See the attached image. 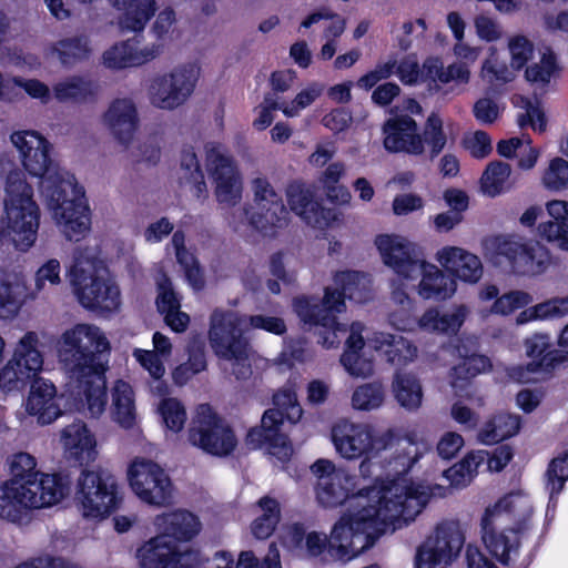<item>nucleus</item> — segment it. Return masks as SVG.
Here are the masks:
<instances>
[{"mask_svg": "<svg viewBox=\"0 0 568 568\" xmlns=\"http://www.w3.org/2000/svg\"><path fill=\"white\" fill-rule=\"evenodd\" d=\"M110 352V342L95 325L77 324L62 333L58 357L69 378V410L92 418L105 412Z\"/></svg>", "mask_w": 568, "mask_h": 568, "instance_id": "obj_1", "label": "nucleus"}, {"mask_svg": "<svg viewBox=\"0 0 568 568\" xmlns=\"http://www.w3.org/2000/svg\"><path fill=\"white\" fill-rule=\"evenodd\" d=\"M11 141L19 150L24 170L31 176L40 179V192L65 239L79 242L91 225L84 189L78 184L73 175L71 179H64L62 173L53 168L50 156L51 144L40 133L14 132L11 134Z\"/></svg>", "mask_w": 568, "mask_h": 568, "instance_id": "obj_2", "label": "nucleus"}, {"mask_svg": "<svg viewBox=\"0 0 568 568\" xmlns=\"http://www.w3.org/2000/svg\"><path fill=\"white\" fill-rule=\"evenodd\" d=\"M61 443L67 459L82 467L75 490L82 515L85 518H106L119 508L122 496L114 475L102 468L87 469L98 456L94 435L83 420L75 419L61 429Z\"/></svg>", "mask_w": 568, "mask_h": 568, "instance_id": "obj_3", "label": "nucleus"}, {"mask_svg": "<svg viewBox=\"0 0 568 568\" xmlns=\"http://www.w3.org/2000/svg\"><path fill=\"white\" fill-rule=\"evenodd\" d=\"M357 497V511L343 513L334 524L331 535L311 531L306 535V550L312 557L327 551L337 560H351L372 548L386 532L387 521L403 514V506L375 507L365 499Z\"/></svg>", "mask_w": 568, "mask_h": 568, "instance_id": "obj_4", "label": "nucleus"}, {"mask_svg": "<svg viewBox=\"0 0 568 568\" xmlns=\"http://www.w3.org/2000/svg\"><path fill=\"white\" fill-rule=\"evenodd\" d=\"M422 455L417 452V447L409 443L408 447L397 450L389 459H385L384 468L387 476H393L386 485H369L359 488V495H366L368 504L375 507L403 506V514L387 521V529L400 527L402 524H408L422 511L426 504L424 493L420 486L414 483H407L406 475L412 470L414 465L419 460Z\"/></svg>", "mask_w": 568, "mask_h": 568, "instance_id": "obj_5", "label": "nucleus"}, {"mask_svg": "<svg viewBox=\"0 0 568 568\" xmlns=\"http://www.w3.org/2000/svg\"><path fill=\"white\" fill-rule=\"evenodd\" d=\"M375 244L384 264L400 278L415 281L420 277L417 293L423 300L442 302L455 294V278L435 264L418 257L409 243H403L394 235L381 234L376 236Z\"/></svg>", "mask_w": 568, "mask_h": 568, "instance_id": "obj_6", "label": "nucleus"}, {"mask_svg": "<svg viewBox=\"0 0 568 568\" xmlns=\"http://www.w3.org/2000/svg\"><path fill=\"white\" fill-rule=\"evenodd\" d=\"M339 290L325 288L322 300L312 296H297L293 307L300 320L310 326H321L332 332L346 331L338 322L336 314L345 311V300L364 304L369 301L372 290L364 272L343 271L335 275Z\"/></svg>", "mask_w": 568, "mask_h": 568, "instance_id": "obj_7", "label": "nucleus"}, {"mask_svg": "<svg viewBox=\"0 0 568 568\" xmlns=\"http://www.w3.org/2000/svg\"><path fill=\"white\" fill-rule=\"evenodd\" d=\"M275 408L266 409L261 418V425L253 427L246 435V442L254 449L265 448L266 452L281 463L290 460L293 448L288 437L281 432L283 422L297 423L303 409L293 387H283L273 395Z\"/></svg>", "mask_w": 568, "mask_h": 568, "instance_id": "obj_8", "label": "nucleus"}, {"mask_svg": "<svg viewBox=\"0 0 568 568\" xmlns=\"http://www.w3.org/2000/svg\"><path fill=\"white\" fill-rule=\"evenodd\" d=\"M4 214L7 229L21 251H28L37 240L40 209L33 199V187L21 171H10L6 179Z\"/></svg>", "mask_w": 568, "mask_h": 568, "instance_id": "obj_9", "label": "nucleus"}, {"mask_svg": "<svg viewBox=\"0 0 568 568\" xmlns=\"http://www.w3.org/2000/svg\"><path fill=\"white\" fill-rule=\"evenodd\" d=\"M331 437L336 452L348 460L379 455L397 439L393 429L375 435L369 425L355 424L347 419H341L332 427Z\"/></svg>", "mask_w": 568, "mask_h": 568, "instance_id": "obj_10", "label": "nucleus"}, {"mask_svg": "<svg viewBox=\"0 0 568 568\" xmlns=\"http://www.w3.org/2000/svg\"><path fill=\"white\" fill-rule=\"evenodd\" d=\"M187 439L194 447L215 457L230 456L237 445L233 428L210 404L199 405L189 427Z\"/></svg>", "mask_w": 568, "mask_h": 568, "instance_id": "obj_11", "label": "nucleus"}, {"mask_svg": "<svg viewBox=\"0 0 568 568\" xmlns=\"http://www.w3.org/2000/svg\"><path fill=\"white\" fill-rule=\"evenodd\" d=\"M495 263L505 264L516 275L534 276L546 271L550 263L549 251L536 243H523L514 235H497L493 240Z\"/></svg>", "mask_w": 568, "mask_h": 568, "instance_id": "obj_12", "label": "nucleus"}, {"mask_svg": "<svg viewBox=\"0 0 568 568\" xmlns=\"http://www.w3.org/2000/svg\"><path fill=\"white\" fill-rule=\"evenodd\" d=\"M91 268L87 270L82 262L75 261L70 270V283L79 303L101 314L116 311L121 303L119 287Z\"/></svg>", "mask_w": 568, "mask_h": 568, "instance_id": "obj_13", "label": "nucleus"}, {"mask_svg": "<svg viewBox=\"0 0 568 568\" xmlns=\"http://www.w3.org/2000/svg\"><path fill=\"white\" fill-rule=\"evenodd\" d=\"M465 542L458 521L443 520L416 549L415 568H445L455 560Z\"/></svg>", "mask_w": 568, "mask_h": 568, "instance_id": "obj_14", "label": "nucleus"}, {"mask_svg": "<svg viewBox=\"0 0 568 568\" xmlns=\"http://www.w3.org/2000/svg\"><path fill=\"white\" fill-rule=\"evenodd\" d=\"M128 480L132 491L144 504L165 507L172 503V481L155 462L144 458L134 459L128 469Z\"/></svg>", "mask_w": 568, "mask_h": 568, "instance_id": "obj_15", "label": "nucleus"}, {"mask_svg": "<svg viewBox=\"0 0 568 568\" xmlns=\"http://www.w3.org/2000/svg\"><path fill=\"white\" fill-rule=\"evenodd\" d=\"M254 206L244 210L250 225L265 236H275L288 222V211L283 199L265 178L253 181Z\"/></svg>", "mask_w": 568, "mask_h": 568, "instance_id": "obj_16", "label": "nucleus"}, {"mask_svg": "<svg viewBox=\"0 0 568 568\" xmlns=\"http://www.w3.org/2000/svg\"><path fill=\"white\" fill-rule=\"evenodd\" d=\"M36 332H27L16 346L12 358L0 371V388L4 392L23 390L39 375L43 357L38 349Z\"/></svg>", "mask_w": 568, "mask_h": 568, "instance_id": "obj_17", "label": "nucleus"}, {"mask_svg": "<svg viewBox=\"0 0 568 568\" xmlns=\"http://www.w3.org/2000/svg\"><path fill=\"white\" fill-rule=\"evenodd\" d=\"M11 478L7 481H14L16 486H22L24 490L36 494L55 493L61 495V500L70 493L71 478L62 471L44 474L37 470L36 458L28 453H17L10 462Z\"/></svg>", "mask_w": 568, "mask_h": 568, "instance_id": "obj_18", "label": "nucleus"}, {"mask_svg": "<svg viewBox=\"0 0 568 568\" xmlns=\"http://www.w3.org/2000/svg\"><path fill=\"white\" fill-rule=\"evenodd\" d=\"M508 504L504 499H499L495 505L485 509L481 517V539L489 554L503 566H507L510 556H518L520 541L519 537L529 530L530 525L527 520L519 521L516 527L508 529L515 539L506 535V530L497 531L495 520L501 516L503 510H507Z\"/></svg>", "mask_w": 568, "mask_h": 568, "instance_id": "obj_19", "label": "nucleus"}, {"mask_svg": "<svg viewBox=\"0 0 568 568\" xmlns=\"http://www.w3.org/2000/svg\"><path fill=\"white\" fill-rule=\"evenodd\" d=\"M197 77L194 67L182 65L169 74L153 79L150 85V99L153 105L173 110L183 104L192 94Z\"/></svg>", "mask_w": 568, "mask_h": 568, "instance_id": "obj_20", "label": "nucleus"}, {"mask_svg": "<svg viewBox=\"0 0 568 568\" xmlns=\"http://www.w3.org/2000/svg\"><path fill=\"white\" fill-rule=\"evenodd\" d=\"M526 354L531 362L513 369L511 376L519 383H528L531 373H551L560 365L568 363V352L554 346L547 333H536L525 339Z\"/></svg>", "mask_w": 568, "mask_h": 568, "instance_id": "obj_21", "label": "nucleus"}, {"mask_svg": "<svg viewBox=\"0 0 568 568\" xmlns=\"http://www.w3.org/2000/svg\"><path fill=\"white\" fill-rule=\"evenodd\" d=\"M209 341L216 356L224 359L241 358L245 355V348L248 347L237 317L230 312L212 313Z\"/></svg>", "mask_w": 568, "mask_h": 568, "instance_id": "obj_22", "label": "nucleus"}, {"mask_svg": "<svg viewBox=\"0 0 568 568\" xmlns=\"http://www.w3.org/2000/svg\"><path fill=\"white\" fill-rule=\"evenodd\" d=\"M60 501L61 495L55 493L36 494L7 480L0 485V518L11 523L20 521L28 509H41Z\"/></svg>", "mask_w": 568, "mask_h": 568, "instance_id": "obj_23", "label": "nucleus"}, {"mask_svg": "<svg viewBox=\"0 0 568 568\" xmlns=\"http://www.w3.org/2000/svg\"><path fill=\"white\" fill-rule=\"evenodd\" d=\"M286 199L291 211L312 227H328L336 217L334 210L325 207L313 187L302 181L288 183Z\"/></svg>", "mask_w": 568, "mask_h": 568, "instance_id": "obj_24", "label": "nucleus"}, {"mask_svg": "<svg viewBox=\"0 0 568 568\" xmlns=\"http://www.w3.org/2000/svg\"><path fill=\"white\" fill-rule=\"evenodd\" d=\"M205 160L207 172L215 183L217 202L235 205L241 199V183L233 161L215 145L206 148Z\"/></svg>", "mask_w": 568, "mask_h": 568, "instance_id": "obj_25", "label": "nucleus"}, {"mask_svg": "<svg viewBox=\"0 0 568 568\" xmlns=\"http://www.w3.org/2000/svg\"><path fill=\"white\" fill-rule=\"evenodd\" d=\"M382 132L386 151L415 156L423 154L417 122L407 113L388 118L383 124Z\"/></svg>", "mask_w": 568, "mask_h": 568, "instance_id": "obj_26", "label": "nucleus"}, {"mask_svg": "<svg viewBox=\"0 0 568 568\" xmlns=\"http://www.w3.org/2000/svg\"><path fill=\"white\" fill-rule=\"evenodd\" d=\"M57 388L54 384L41 377H34L30 383V393L27 398L26 409L31 416H37L38 422L48 425L62 415L60 404L57 403Z\"/></svg>", "mask_w": 568, "mask_h": 568, "instance_id": "obj_27", "label": "nucleus"}, {"mask_svg": "<svg viewBox=\"0 0 568 568\" xmlns=\"http://www.w3.org/2000/svg\"><path fill=\"white\" fill-rule=\"evenodd\" d=\"M139 44L136 37L115 43L103 53L104 65L114 70L139 67L155 59L161 52L160 45L153 44L140 50Z\"/></svg>", "mask_w": 568, "mask_h": 568, "instance_id": "obj_28", "label": "nucleus"}, {"mask_svg": "<svg viewBox=\"0 0 568 568\" xmlns=\"http://www.w3.org/2000/svg\"><path fill=\"white\" fill-rule=\"evenodd\" d=\"M437 256L439 263L455 281L458 278L466 283H477L483 275L480 258L462 247H444Z\"/></svg>", "mask_w": 568, "mask_h": 568, "instance_id": "obj_29", "label": "nucleus"}, {"mask_svg": "<svg viewBox=\"0 0 568 568\" xmlns=\"http://www.w3.org/2000/svg\"><path fill=\"white\" fill-rule=\"evenodd\" d=\"M154 524L161 531L159 535L165 536L166 540H172L175 544L176 541H190L201 530L197 516L185 509L158 515Z\"/></svg>", "mask_w": 568, "mask_h": 568, "instance_id": "obj_30", "label": "nucleus"}, {"mask_svg": "<svg viewBox=\"0 0 568 568\" xmlns=\"http://www.w3.org/2000/svg\"><path fill=\"white\" fill-rule=\"evenodd\" d=\"M104 119L113 136L122 145H129L139 124L134 103L130 99L114 100L105 112Z\"/></svg>", "mask_w": 568, "mask_h": 568, "instance_id": "obj_31", "label": "nucleus"}, {"mask_svg": "<svg viewBox=\"0 0 568 568\" xmlns=\"http://www.w3.org/2000/svg\"><path fill=\"white\" fill-rule=\"evenodd\" d=\"M362 332L363 324L353 322L349 335L345 341L344 352L339 359L345 371L355 377H366L373 372V363L364 358L362 354L365 346Z\"/></svg>", "mask_w": 568, "mask_h": 568, "instance_id": "obj_32", "label": "nucleus"}, {"mask_svg": "<svg viewBox=\"0 0 568 568\" xmlns=\"http://www.w3.org/2000/svg\"><path fill=\"white\" fill-rule=\"evenodd\" d=\"M546 207L551 219L538 225V234L568 252V202L554 200L548 202Z\"/></svg>", "mask_w": 568, "mask_h": 568, "instance_id": "obj_33", "label": "nucleus"}, {"mask_svg": "<svg viewBox=\"0 0 568 568\" xmlns=\"http://www.w3.org/2000/svg\"><path fill=\"white\" fill-rule=\"evenodd\" d=\"M179 551L178 544L158 535L138 549L136 557L142 568H170Z\"/></svg>", "mask_w": 568, "mask_h": 568, "instance_id": "obj_34", "label": "nucleus"}, {"mask_svg": "<svg viewBox=\"0 0 568 568\" xmlns=\"http://www.w3.org/2000/svg\"><path fill=\"white\" fill-rule=\"evenodd\" d=\"M371 343L373 348L382 352L392 365H406L417 356V347L400 335L377 332Z\"/></svg>", "mask_w": 568, "mask_h": 568, "instance_id": "obj_35", "label": "nucleus"}, {"mask_svg": "<svg viewBox=\"0 0 568 568\" xmlns=\"http://www.w3.org/2000/svg\"><path fill=\"white\" fill-rule=\"evenodd\" d=\"M343 480L347 481L346 476H339L337 478L322 479L316 484V499L324 508H335L347 503V509L345 513L357 511V494L352 493L347 487L343 485Z\"/></svg>", "mask_w": 568, "mask_h": 568, "instance_id": "obj_36", "label": "nucleus"}, {"mask_svg": "<svg viewBox=\"0 0 568 568\" xmlns=\"http://www.w3.org/2000/svg\"><path fill=\"white\" fill-rule=\"evenodd\" d=\"M53 95L61 103L72 102L83 104L95 101L99 85L91 79L82 75H71L55 83L52 88Z\"/></svg>", "mask_w": 568, "mask_h": 568, "instance_id": "obj_37", "label": "nucleus"}, {"mask_svg": "<svg viewBox=\"0 0 568 568\" xmlns=\"http://www.w3.org/2000/svg\"><path fill=\"white\" fill-rule=\"evenodd\" d=\"M112 7L123 10L120 26L123 30L140 32L155 14V0H109Z\"/></svg>", "mask_w": 568, "mask_h": 568, "instance_id": "obj_38", "label": "nucleus"}, {"mask_svg": "<svg viewBox=\"0 0 568 568\" xmlns=\"http://www.w3.org/2000/svg\"><path fill=\"white\" fill-rule=\"evenodd\" d=\"M456 352L460 362L452 368L454 386H463L462 383H468L476 376L491 371L493 364L488 356L478 353H471L467 345L458 344Z\"/></svg>", "mask_w": 568, "mask_h": 568, "instance_id": "obj_39", "label": "nucleus"}, {"mask_svg": "<svg viewBox=\"0 0 568 568\" xmlns=\"http://www.w3.org/2000/svg\"><path fill=\"white\" fill-rule=\"evenodd\" d=\"M111 414L113 419L124 428H131L135 422V396L132 386L116 379L111 388Z\"/></svg>", "mask_w": 568, "mask_h": 568, "instance_id": "obj_40", "label": "nucleus"}, {"mask_svg": "<svg viewBox=\"0 0 568 568\" xmlns=\"http://www.w3.org/2000/svg\"><path fill=\"white\" fill-rule=\"evenodd\" d=\"M521 427V418L509 413H498L489 418L478 433L480 443L495 445L517 435Z\"/></svg>", "mask_w": 568, "mask_h": 568, "instance_id": "obj_41", "label": "nucleus"}, {"mask_svg": "<svg viewBox=\"0 0 568 568\" xmlns=\"http://www.w3.org/2000/svg\"><path fill=\"white\" fill-rule=\"evenodd\" d=\"M419 139L423 154L427 151L430 161H434L444 151L448 138L444 129V121L438 112L433 111L427 116L419 133Z\"/></svg>", "mask_w": 568, "mask_h": 568, "instance_id": "obj_42", "label": "nucleus"}, {"mask_svg": "<svg viewBox=\"0 0 568 568\" xmlns=\"http://www.w3.org/2000/svg\"><path fill=\"white\" fill-rule=\"evenodd\" d=\"M393 392L397 403L407 410H416L423 400V389L419 379L409 373H396L393 381Z\"/></svg>", "mask_w": 568, "mask_h": 568, "instance_id": "obj_43", "label": "nucleus"}, {"mask_svg": "<svg viewBox=\"0 0 568 568\" xmlns=\"http://www.w3.org/2000/svg\"><path fill=\"white\" fill-rule=\"evenodd\" d=\"M262 514L251 524V531L257 539H267L275 531L281 520L280 503L270 496H263L257 501Z\"/></svg>", "mask_w": 568, "mask_h": 568, "instance_id": "obj_44", "label": "nucleus"}, {"mask_svg": "<svg viewBox=\"0 0 568 568\" xmlns=\"http://www.w3.org/2000/svg\"><path fill=\"white\" fill-rule=\"evenodd\" d=\"M54 51L64 67H72L89 59L91 53L90 40L87 36L64 38L55 43Z\"/></svg>", "mask_w": 568, "mask_h": 568, "instance_id": "obj_45", "label": "nucleus"}, {"mask_svg": "<svg viewBox=\"0 0 568 568\" xmlns=\"http://www.w3.org/2000/svg\"><path fill=\"white\" fill-rule=\"evenodd\" d=\"M511 173V168L503 161H491L480 178V186L485 194L497 196L505 191V184Z\"/></svg>", "mask_w": 568, "mask_h": 568, "instance_id": "obj_46", "label": "nucleus"}, {"mask_svg": "<svg viewBox=\"0 0 568 568\" xmlns=\"http://www.w3.org/2000/svg\"><path fill=\"white\" fill-rule=\"evenodd\" d=\"M568 480V449L552 458L546 470V487L550 498L558 496Z\"/></svg>", "mask_w": 568, "mask_h": 568, "instance_id": "obj_47", "label": "nucleus"}, {"mask_svg": "<svg viewBox=\"0 0 568 568\" xmlns=\"http://www.w3.org/2000/svg\"><path fill=\"white\" fill-rule=\"evenodd\" d=\"M160 416L168 429L179 433L186 423V410L184 405L175 397L161 399L159 405Z\"/></svg>", "mask_w": 568, "mask_h": 568, "instance_id": "obj_48", "label": "nucleus"}, {"mask_svg": "<svg viewBox=\"0 0 568 568\" xmlns=\"http://www.w3.org/2000/svg\"><path fill=\"white\" fill-rule=\"evenodd\" d=\"M558 70L556 54L550 49H547L539 63L526 68L525 78L531 83L547 84Z\"/></svg>", "mask_w": 568, "mask_h": 568, "instance_id": "obj_49", "label": "nucleus"}, {"mask_svg": "<svg viewBox=\"0 0 568 568\" xmlns=\"http://www.w3.org/2000/svg\"><path fill=\"white\" fill-rule=\"evenodd\" d=\"M384 393L378 384H365L358 386L352 396V405L358 410H371L382 405Z\"/></svg>", "mask_w": 568, "mask_h": 568, "instance_id": "obj_50", "label": "nucleus"}, {"mask_svg": "<svg viewBox=\"0 0 568 568\" xmlns=\"http://www.w3.org/2000/svg\"><path fill=\"white\" fill-rule=\"evenodd\" d=\"M542 183L547 190L562 191L568 189V161L555 158L542 175Z\"/></svg>", "mask_w": 568, "mask_h": 568, "instance_id": "obj_51", "label": "nucleus"}, {"mask_svg": "<svg viewBox=\"0 0 568 568\" xmlns=\"http://www.w3.org/2000/svg\"><path fill=\"white\" fill-rule=\"evenodd\" d=\"M156 310L161 315L181 308V298L174 291L171 278L163 274L158 282Z\"/></svg>", "mask_w": 568, "mask_h": 568, "instance_id": "obj_52", "label": "nucleus"}, {"mask_svg": "<svg viewBox=\"0 0 568 568\" xmlns=\"http://www.w3.org/2000/svg\"><path fill=\"white\" fill-rule=\"evenodd\" d=\"M528 312L530 313L529 320H545L548 317L564 316L568 314V296L539 303L529 308ZM526 314L527 311L523 312L520 316ZM519 321L523 323L526 320L519 317Z\"/></svg>", "mask_w": 568, "mask_h": 568, "instance_id": "obj_53", "label": "nucleus"}, {"mask_svg": "<svg viewBox=\"0 0 568 568\" xmlns=\"http://www.w3.org/2000/svg\"><path fill=\"white\" fill-rule=\"evenodd\" d=\"M396 74V59L392 58L385 62H378L375 68L363 74L356 82L357 87L366 91L376 87L382 80L389 79Z\"/></svg>", "mask_w": 568, "mask_h": 568, "instance_id": "obj_54", "label": "nucleus"}, {"mask_svg": "<svg viewBox=\"0 0 568 568\" xmlns=\"http://www.w3.org/2000/svg\"><path fill=\"white\" fill-rule=\"evenodd\" d=\"M322 94V87L313 83L296 94L291 103H284L282 112L287 118L298 115L300 111L310 106Z\"/></svg>", "mask_w": 568, "mask_h": 568, "instance_id": "obj_55", "label": "nucleus"}, {"mask_svg": "<svg viewBox=\"0 0 568 568\" xmlns=\"http://www.w3.org/2000/svg\"><path fill=\"white\" fill-rule=\"evenodd\" d=\"M525 113H520L517 119L518 125L524 129L530 126L538 133H544L547 129V118L539 105H535L530 100H526Z\"/></svg>", "mask_w": 568, "mask_h": 568, "instance_id": "obj_56", "label": "nucleus"}, {"mask_svg": "<svg viewBox=\"0 0 568 568\" xmlns=\"http://www.w3.org/2000/svg\"><path fill=\"white\" fill-rule=\"evenodd\" d=\"M509 51L511 55L510 65L515 70L523 69L532 55V43L524 36H517L509 42Z\"/></svg>", "mask_w": 568, "mask_h": 568, "instance_id": "obj_57", "label": "nucleus"}, {"mask_svg": "<svg viewBox=\"0 0 568 568\" xmlns=\"http://www.w3.org/2000/svg\"><path fill=\"white\" fill-rule=\"evenodd\" d=\"M134 357L140 365L145 368L154 379H161L165 374V367L161 356L156 352L136 348Z\"/></svg>", "mask_w": 568, "mask_h": 568, "instance_id": "obj_58", "label": "nucleus"}, {"mask_svg": "<svg viewBox=\"0 0 568 568\" xmlns=\"http://www.w3.org/2000/svg\"><path fill=\"white\" fill-rule=\"evenodd\" d=\"M248 323L255 329H263L275 335H283L287 331L284 320L277 316L251 315Z\"/></svg>", "mask_w": 568, "mask_h": 568, "instance_id": "obj_59", "label": "nucleus"}, {"mask_svg": "<svg viewBox=\"0 0 568 568\" xmlns=\"http://www.w3.org/2000/svg\"><path fill=\"white\" fill-rule=\"evenodd\" d=\"M352 114L344 108H336L325 114L322 124L334 133L345 131L352 123Z\"/></svg>", "mask_w": 568, "mask_h": 568, "instance_id": "obj_60", "label": "nucleus"}, {"mask_svg": "<svg viewBox=\"0 0 568 568\" xmlns=\"http://www.w3.org/2000/svg\"><path fill=\"white\" fill-rule=\"evenodd\" d=\"M473 113L479 123L493 124L498 119L499 110L494 100L480 98L475 102Z\"/></svg>", "mask_w": 568, "mask_h": 568, "instance_id": "obj_61", "label": "nucleus"}, {"mask_svg": "<svg viewBox=\"0 0 568 568\" xmlns=\"http://www.w3.org/2000/svg\"><path fill=\"white\" fill-rule=\"evenodd\" d=\"M396 75L405 85H415L423 81L422 69L418 62L413 60L396 61Z\"/></svg>", "mask_w": 568, "mask_h": 568, "instance_id": "obj_62", "label": "nucleus"}, {"mask_svg": "<svg viewBox=\"0 0 568 568\" xmlns=\"http://www.w3.org/2000/svg\"><path fill=\"white\" fill-rule=\"evenodd\" d=\"M466 148L469 150L473 158L484 159L491 153V139L487 132L478 130L474 133L473 138L467 141Z\"/></svg>", "mask_w": 568, "mask_h": 568, "instance_id": "obj_63", "label": "nucleus"}, {"mask_svg": "<svg viewBox=\"0 0 568 568\" xmlns=\"http://www.w3.org/2000/svg\"><path fill=\"white\" fill-rule=\"evenodd\" d=\"M464 446V438L457 433H446L437 444V453L444 459L454 458Z\"/></svg>", "mask_w": 568, "mask_h": 568, "instance_id": "obj_64", "label": "nucleus"}]
</instances>
